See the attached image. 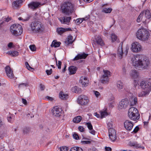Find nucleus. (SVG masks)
<instances>
[{"label": "nucleus", "instance_id": "nucleus-1", "mask_svg": "<svg viewBox=\"0 0 151 151\" xmlns=\"http://www.w3.org/2000/svg\"><path fill=\"white\" fill-rule=\"evenodd\" d=\"M131 61L133 66L139 69H147L150 63L149 59L142 55H136L132 58Z\"/></svg>", "mask_w": 151, "mask_h": 151}, {"label": "nucleus", "instance_id": "nucleus-2", "mask_svg": "<svg viewBox=\"0 0 151 151\" xmlns=\"http://www.w3.org/2000/svg\"><path fill=\"white\" fill-rule=\"evenodd\" d=\"M150 36L149 32L144 29H139L136 33L137 38L142 41H148Z\"/></svg>", "mask_w": 151, "mask_h": 151}, {"label": "nucleus", "instance_id": "nucleus-3", "mask_svg": "<svg viewBox=\"0 0 151 151\" xmlns=\"http://www.w3.org/2000/svg\"><path fill=\"white\" fill-rule=\"evenodd\" d=\"M140 86L144 91L142 93H139V96H144L145 95V93H148L151 90V83L147 81H142L140 83Z\"/></svg>", "mask_w": 151, "mask_h": 151}, {"label": "nucleus", "instance_id": "nucleus-4", "mask_svg": "<svg viewBox=\"0 0 151 151\" xmlns=\"http://www.w3.org/2000/svg\"><path fill=\"white\" fill-rule=\"evenodd\" d=\"M31 30L34 32L41 33L44 30V27L43 24L40 22H32L30 25Z\"/></svg>", "mask_w": 151, "mask_h": 151}, {"label": "nucleus", "instance_id": "nucleus-5", "mask_svg": "<svg viewBox=\"0 0 151 151\" xmlns=\"http://www.w3.org/2000/svg\"><path fill=\"white\" fill-rule=\"evenodd\" d=\"M128 115L130 119L134 121L137 120L140 118V114L138 110L134 107H132L129 109Z\"/></svg>", "mask_w": 151, "mask_h": 151}, {"label": "nucleus", "instance_id": "nucleus-6", "mask_svg": "<svg viewBox=\"0 0 151 151\" xmlns=\"http://www.w3.org/2000/svg\"><path fill=\"white\" fill-rule=\"evenodd\" d=\"M151 15L150 11L146 10L142 11L139 16L137 19V21L139 22L142 21L143 22L147 23V19H149L151 17Z\"/></svg>", "mask_w": 151, "mask_h": 151}, {"label": "nucleus", "instance_id": "nucleus-7", "mask_svg": "<svg viewBox=\"0 0 151 151\" xmlns=\"http://www.w3.org/2000/svg\"><path fill=\"white\" fill-rule=\"evenodd\" d=\"M61 9L63 13L67 15H69L72 13L73 10V6L69 2L64 3L61 7Z\"/></svg>", "mask_w": 151, "mask_h": 151}, {"label": "nucleus", "instance_id": "nucleus-8", "mask_svg": "<svg viewBox=\"0 0 151 151\" xmlns=\"http://www.w3.org/2000/svg\"><path fill=\"white\" fill-rule=\"evenodd\" d=\"M10 30L12 34L17 36L20 35L22 32V26L19 24H14L10 27Z\"/></svg>", "mask_w": 151, "mask_h": 151}, {"label": "nucleus", "instance_id": "nucleus-9", "mask_svg": "<svg viewBox=\"0 0 151 151\" xmlns=\"http://www.w3.org/2000/svg\"><path fill=\"white\" fill-rule=\"evenodd\" d=\"M89 101L88 97L84 95H80L77 99L78 104L81 106H86L88 104Z\"/></svg>", "mask_w": 151, "mask_h": 151}, {"label": "nucleus", "instance_id": "nucleus-10", "mask_svg": "<svg viewBox=\"0 0 151 151\" xmlns=\"http://www.w3.org/2000/svg\"><path fill=\"white\" fill-rule=\"evenodd\" d=\"M131 49L133 52L138 53L142 50V46L139 42H135L132 44Z\"/></svg>", "mask_w": 151, "mask_h": 151}, {"label": "nucleus", "instance_id": "nucleus-11", "mask_svg": "<svg viewBox=\"0 0 151 151\" xmlns=\"http://www.w3.org/2000/svg\"><path fill=\"white\" fill-rule=\"evenodd\" d=\"M129 104L128 100L127 99H122L120 102L118 107L119 109H123L126 108Z\"/></svg>", "mask_w": 151, "mask_h": 151}, {"label": "nucleus", "instance_id": "nucleus-12", "mask_svg": "<svg viewBox=\"0 0 151 151\" xmlns=\"http://www.w3.org/2000/svg\"><path fill=\"white\" fill-rule=\"evenodd\" d=\"M62 109L58 106H55L52 111L54 116L57 117L60 116L62 114Z\"/></svg>", "mask_w": 151, "mask_h": 151}, {"label": "nucleus", "instance_id": "nucleus-13", "mask_svg": "<svg viewBox=\"0 0 151 151\" xmlns=\"http://www.w3.org/2000/svg\"><path fill=\"white\" fill-rule=\"evenodd\" d=\"M109 139L112 142H114L116 139V131L114 129L109 130Z\"/></svg>", "mask_w": 151, "mask_h": 151}, {"label": "nucleus", "instance_id": "nucleus-14", "mask_svg": "<svg viewBox=\"0 0 151 151\" xmlns=\"http://www.w3.org/2000/svg\"><path fill=\"white\" fill-rule=\"evenodd\" d=\"M124 127L125 128L128 130L130 131L133 126V123L129 120H126L124 122Z\"/></svg>", "mask_w": 151, "mask_h": 151}, {"label": "nucleus", "instance_id": "nucleus-15", "mask_svg": "<svg viewBox=\"0 0 151 151\" xmlns=\"http://www.w3.org/2000/svg\"><path fill=\"white\" fill-rule=\"evenodd\" d=\"M79 82L82 84L83 87H86L88 85L89 80L87 78L83 76L80 78Z\"/></svg>", "mask_w": 151, "mask_h": 151}, {"label": "nucleus", "instance_id": "nucleus-16", "mask_svg": "<svg viewBox=\"0 0 151 151\" xmlns=\"http://www.w3.org/2000/svg\"><path fill=\"white\" fill-rule=\"evenodd\" d=\"M71 19V17H64L60 18L59 19L61 23L69 25Z\"/></svg>", "mask_w": 151, "mask_h": 151}, {"label": "nucleus", "instance_id": "nucleus-17", "mask_svg": "<svg viewBox=\"0 0 151 151\" xmlns=\"http://www.w3.org/2000/svg\"><path fill=\"white\" fill-rule=\"evenodd\" d=\"M5 70L7 76L10 78H13L14 75L13 71L8 66H6L5 68Z\"/></svg>", "mask_w": 151, "mask_h": 151}, {"label": "nucleus", "instance_id": "nucleus-18", "mask_svg": "<svg viewBox=\"0 0 151 151\" xmlns=\"http://www.w3.org/2000/svg\"><path fill=\"white\" fill-rule=\"evenodd\" d=\"M41 5L40 3L37 2H32L28 5L29 7L33 10L36 9Z\"/></svg>", "mask_w": 151, "mask_h": 151}, {"label": "nucleus", "instance_id": "nucleus-19", "mask_svg": "<svg viewBox=\"0 0 151 151\" xmlns=\"http://www.w3.org/2000/svg\"><path fill=\"white\" fill-rule=\"evenodd\" d=\"M129 75L132 78L134 79L138 78L139 76V73L135 70H132L130 73Z\"/></svg>", "mask_w": 151, "mask_h": 151}, {"label": "nucleus", "instance_id": "nucleus-20", "mask_svg": "<svg viewBox=\"0 0 151 151\" xmlns=\"http://www.w3.org/2000/svg\"><path fill=\"white\" fill-rule=\"evenodd\" d=\"M88 55L83 52L82 53L78 54L74 58V60H76L82 59H85Z\"/></svg>", "mask_w": 151, "mask_h": 151}, {"label": "nucleus", "instance_id": "nucleus-21", "mask_svg": "<svg viewBox=\"0 0 151 151\" xmlns=\"http://www.w3.org/2000/svg\"><path fill=\"white\" fill-rule=\"evenodd\" d=\"M123 54L122 44H120L117 50V55L119 58L122 59V58Z\"/></svg>", "mask_w": 151, "mask_h": 151}, {"label": "nucleus", "instance_id": "nucleus-22", "mask_svg": "<svg viewBox=\"0 0 151 151\" xmlns=\"http://www.w3.org/2000/svg\"><path fill=\"white\" fill-rule=\"evenodd\" d=\"M96 41L97 43L101 46H104V43L101 38L99 35L96 36L95 37Z\"/></svg>", "mask_w": 151, "mask_h": 151}, {"label": "nucleus", "instance_id": "nucleus-23", "mask_svg": "<svg viewBox=\"0 0 151 151\" xmlns=\"http://www.w3.org/2000/svg\"><path fill=\"white\" fill-rule=\"evenodd\" d=\"M72 30L70 28H64L62 27L58 28L57 29V32L59 35H61L65 32Z\"/></svg>", "mask_w": 151, "mask_h": 151}, {"label": "nucleus", "instance_id": "nucleus-24", "mask_svg": "<svg viewBox=\"0 0 151 151\" xmlns=\"http://www.w3.org/2000/svg\"><path fill=\"white\" fill-rule=\"evenodd\" d=\"M116 86L118 91L121 92L124 88V85L122 82L120 81H117Z\"/></svg>", "mask_w": 151, "mask_h": 151}, {"label": "nucleus", "instance_id": "nucleus-25", "mask_svg": "<svg viewBox=\"0 0 151 151\" xmlns=\"http://www.w3.org/2000/svg\"><path fill=\"white\" fill-rule=\"evenodd\" d=\"M23 1L22 0H18L14 1L12 3V5L13 7H18L22 5Z\"/></svg>", "mask_w": 151, "mask_h": 151}, {"label": "nucleus", "instance_id": "nucleus-26", "mask_svg": "<svg viewBox=\"0 0 151 151\" xmlns=\"http://www.w3.org/2000/svg\"><path fill=\"white\" fill-rule=\"evenodd\" d=\"M77 70V68L74 66H71L69 67L68 70L69 71V74L73 75L75 74Z\"/></svg>", "mask_w": 151, "mask_h": 151}, {"label": "nucleus", "instance_id": "nucleus-27", "mask_svg": "<svg viewBox=\"0 0 151 151\" xmlns=\"http://www.w3.org/2000/svg\"><path fill=\"white\" fill-rule=\"evenodd\" d=\"M129 145L131 146L135 147L136 148H141L142 149H144L145 148L144 147H141L140 145L138 144L136 142H130L129 143Z\"/></svg>", "mask_w": 151, "mask_h": 151}, {"label": "nucleus", "instance_id": "nucleus-28", "mask_svg": "<svg viewBox=\"0 0 151 151\" xmlns=\"http://www.w3.org/2000/svg\"><path fill=\"white\" fill-rule=\"evenodd\" d=\"M73 37L71 36H69L68 38L65 41L66 45H68L70 44H72L73 42Z\"/></svg>", "mask_w": 151, "mask_h": 151}, {"label": "nucleus", "instance_id": "nucleus-29", "mask_svg": "<svg viewBox=\"0 0 151 151\" xmlns=\"http://www.w3.org/2000/svg\"><path fill=\"white\" fill-rule=\"evenodd\" d=\"M109 78L105 76H101L100 79L101 82L104 84H107L109 82Z\"/></svg>", "mask_w": 151, "mask_h": 151}, {"label": "nucleus", "instance_id": "nucleus-30", "mask_svg": "<svg viewBox=\"0 0 151 151\" xmlns=\"http://www.w3.org/2000/svg\"><path fill=\"white\" fill-rule=\"evenodd\" d=\"M130 105V106H133L135 105L137 102V100L136 98L132 97L129 99Z\"/></svg>", "mask_w": 151, "mask_h": 151}, {"label": "nucleus", "instance_id": "nucleus-31", "mask_svg": "<svg viewBox=\"0 0 151 151\" xmlns=\"http://www.w3.org/2000/svg\"><path fill=\"white\" fill-rule=\"evenodd\" d=\"M60 98L63 100H66L68 98V96L67 94L61 91L60 93Z\"/></svg>", "mask_w": 151, "mask_h": 151}, {"label": "nucleus", "instance_id": "nucleus-32", "mask_svg": "<svg viewBox=\"0 0 151 151\" xmlns=\"http://www.w3.org/2000/svg\"><path fill=\"white\" fill-rule=\"evenodd\" d=\"M6 54L12 57H15L19 55V52L17 51L11 50L7 52Z\"/></svg>", "mask_w": 151, "mask_h": 151}, {"label": "nucleus", "instance_id": "nucleus-33", "mask_svg": "<svg viewBox=\"0 0 151 151\" xmlns=\"http://www.w3.org/2000/svg\"><path fill=\"white\" fill-rule=\"evenodd\" d=\"M107 124L109 130L111 129H114L113 128L114 126V124L111 120L108 121Z\"/></svg>", "mask_w": 151, "mask_h": 151}, {"label": "nucleus", "instance_id": "nucleus-34", "mask_svg": "<svg viewBox=\"0 0 151 151\" xmlns=\"http://www.w3.org/2000/svg\"><path fill=\"white\" fill-rule=\"evenodd\" d=\"M104 74L102 75V76H105L109 78L111 76V73L110 71L107 70H103Z\"/></svg>", "mask_w": 151, "mask_h": 151}, {"label": "nucleus", "instance_id": "nucleus-35", "mask_svg": "<svg viewBox=\"0 0 151 151\" xmlns=\"http://www.w3.org/2000/svg\"><path fill=\"white\" fill-rule=\"evenodd\" d=\"M61 43L59 42H57L56 40H53L51 45V47H59Z\"/></svg>", "mask_w": 151, "mask_h": 151}, {"label": "nucleus", "instance_id": "nucleus-36", "mask_svg": "<svg viewBox=\"0 0 151 151\" xmlns=\"http://www.w3.org/2000/svg\"><path fill=\"white\" fill-rule=\"evenodd\" d=\"M29 18V16L27 14L26 15V17H24V16H23V18L20 17L18 19L19 20H22L23 22H25L28 21Z\"/></svg>", "mask_w": 151, "mask_h": 151}, {"label": "nucleus", "instance_id": "nucleus-37", "mask_svg": "<svg viewBox=\"0 0 151 151\" xmlns=\"http://www.w3.org/2000/svg\"><path fill=\"white\" fill-rule=\"evenodd\" d=\"M82 119V117L81 116H78L74 118L73 119V121L75 123H78L81 122Z\"/></svg>", "mask_w": 151, "mask_h": 151}, {"label": "nucleus", "instance_id": "nucleus-38", "mask_svg": "<svg viewBox=\"0 0 151 151\" xmlns=\"http://www.w3.org/2000/svg\"><path fill=\"white\" fill-rule=\"evenodd\" d=\"M70 151H83L82 149L79 147H72L70 150Z\"/></svg>", "mask_w": 151, "mask_h": 151}, {"label": "nucleus", "instance_id": "nucleus-39", "mask_svg": "<svg viewBox=\"0 0 151 151\" xmlns=\"http://www.w3.org/2000/svg\"><path fill=\"white\" fill-rule=\"evenodd\" d=\"M72 90L73 91L76 93H80L81 92V89L76 86L73 87L72 88Z\"/></svg>", "mask_w": 151, "mask_h": 151}, {"label": "nucleus", "instance_id": "nucleus-40", "mask_svg": "<svg viewBox=\"0 0 151 151\" xmlns=\"http://www.w3.org/2000/svg\"><path fill=\"white\" fill-rule=\"evenodd\" d=\"M100 114L101 118L105 117L108 115V113L106 110L103 111H101L100 112Z\"/></svg>", "mask_w": 151, "mask_h": 151}, {"label": "nucleus", "instance_id": "nucleus-41", "mask_svg": "<svg viewBox=\"0 0 151 151\" xmlns=\"http://www.w3.org/2000/svg\"><path fill=\"white\" fill-rule=\"evenodd\" d=\"M112 10V9L111 8H104L102 12L106 13H110Z\"/></svg>", "mask_w": 151, "mask_h": 151}, {"label": "nucleus", "instance_id": "nucleus-42", "mask_svg": "<svg viewBox=\"0 0 151 151\" xmlns=\"http://www.w3.org/2000/svg\"><path fill=\"white\" fill-rule=\"evenodd\" d=\"M27 83H22L19 85L18 87L19 88L22 89L26 88L27 86Z\"/></svg>", "mask_w": 151, "mask_h": 151}, {"label": "nucleus", "instance_id": "nucleus-43", "mask_svg": "<svg viewBox=\"0 0 151 151\" xmlns=\"http://www.w3.org/2000/svg\"><path fill=\"white\" fill-rule=\"evenodd\" d=\"M25 65L27 68L28 70H34L33 68L30 66L28 62H26L25 63Z\"/></svg>", "mask_w": 151, "mask_h": 151}, {"label": "nucleus", "instance_id": "nucleus-44", "mask_svg": "<svg viewBox=\"0 0 151 151\" xmlns=\"http://www.w3.org/2000/svg\"><path fill=\"white\" fill-rule=\"evenodd\" d=\"M30 49L32 51H35L36 50V47L34 45H31L29 46Z\"/></svg>", "mask_w": 151, "mask_h": 151}, {"label": "nucleus", "instance_id": "nucleus-45", "mask_svg": "<svg viewBox=\"0 0 151 151\" xmlns=\"http://www.w3.org/2000/svg\"><path fill=\"white\" fill-rule=\"evenodd\" d=\"M111 38L113 42L115 41L117 39L116 36L114 34H112L111 35Z\"/></svg>", "mask_w": 151, "mask_h": 151}, {"label": "nucleus", "instance_id": "nucleus-46", "mask_svg": "<svg viewBox=\"0 0 151 151\" xmlns=\"http://www.w3.org/2000/svg\"><path fill=\"white\" fill-rule=\"evenodd\" d=\"M86 125L87 126V127L89 130L92 129H93V126L91 123L87 122L86 123Z\"/></svg>", "mask_w": 151, "mask_h": 151}, {"label": "nucleus", "instance_id": "nucleus-47", "mask_svg": "<svg viewBox=\"0 0 151 151\" xmlns=\"http://www.w3.org/2000/svg\"><path fill=\"white\" fill-rule=\"evenodd\" d=\"M61 64L62 62L61 61H58V63H57V61H56V65L59 69H60L61 68Z\"/></svg>", "mask_w": 151, "mask_h": 151}, {"label": "nucleus", "instance_id": "nucleus-48", "mask_svg": "<svg viewBox=\"0 0 151 151\" xmlns=\"http://www.w3.org/2000/svg\"><path fill=\"white\" fill-rule=\"evenodd\" d=\"M61 151H68V148L66 146H62L60 147Z\"/></svg>", "mask_w": 151, "mask_h": 151}, {"label": "nucleus", "instance_id": "nucleus-49", "mask_svg": "<svg viewBox=\"0 0 151 151\" xmlns=\"http://www.w3.org/2000/svg\"><path fill=\"white\" fill-rule=\"evenodd\" d=\"M91 141L88 140L84 141L82 140L81 141V142L84 144H89L91 143Z\"/></svg>", "mask_w": 151, "mask_h": 151}, {"label": "nucleus", "instance_id": "nucleus-50", "mask_svg": "<svg viewBox=\"0 0 151 151\" xmlns=\"http://www.w3.org/2000/svg\"><path fill=\"white\" fill-rule=\"evenodd\" d=\"M29 130L28 128L26 127L25 128L23 129V132L24 133H27L29 132Z\"/></svg>", "mask_w": 151, "mask_h": 151}, {"label": "nucleus", "instance_id": "nucleus-51", "mask_svg": "<svg viewBox=\"0 0 151 151\" xmlns=\"http://www.w3.org/2000/svg\"><path fill=\"white\" fill-rule=\"evenodd\" d=\"M73 138L76 139L78 140L79 139V137L78 135L76 133H74L73 134Z\"/></svg>", "mask_w": 151, "mask_h": 151}, {"label": "nucleus", "instance_id": "nucleus-52", "mask_svg": "<svg viewBox=\"0 0 151 151\" xmlns=\"http://www.w3.org/2000/svg\"><path fill=\"white\" fill-rule=\"evenodd\" d=\"M46 72L47 75H50L52 73V70L51 69L50 70H46Z\"/></svg>", "mask_w": 151, "mask_h": 151}, {"label": "nucleus", "instance_id": "nucleus-53", "mask_svg": "<svg viewBox=\"0 0 151 151\" xmlns=\"http://www.w3.org/2000/svg\"><path fill=\"white\" fill-rule=\"evenodd\" d=\"M78 129L81 132H83L84 131V128L82 126H79L78 127Z\"/></svg>", "mask_w": 151, "mask_h": 151}, {"label": "nucleus", "instance_id": "nucleus-54", "mask_svg": "<svg viewBox=\"0 0 151 151\" xmlns=\"http://www.w3.org/2000/svg\"><path fill=\"white\" fill-rule=\"evenodd\" d=\"M89 130V132L91 134L93 135H95L96 132L93 129H90Z\"/></svg>", "mask_w": 151, "mask_h": 151}, {"label": "nucleus", "instance_id": "nucleus-55", "mask_svg": "<svg viewBox=\"0 0 151 151\" xmlns=\"http://www.w3.org/2000/svg\"><path fill=\"white\" fill-rule=\"evenodd\" d=\"M46 99L50 101H52L54 100V99L52 97H50L48 96H47L46 97Z\"/></svg>", "mask_w": 151, "mask_h": 151}, {"label": "nucleus", "instance_id": "nucleus-56", "mask_svg": "<svg viewBox=\"0 0 151 151\" xmlns=\"http://www.w3.org/2000/svg\"><path fill=\"white\" fill-rule=\"evenodd\" d=\"M7 120L9 122H12V115H10L9 116L7 117Z\"/></svg>", "mask_w": 151, "mask_h": 151}, {"label": "nucleus", "instance_id": "nucleus-57", "mask_svg": "<svg viewBox=\"0 0 151 151\" xmlns=\"http://www.w3.org/2000/svg\"><path fill=\"white\" fill-rule=\"evenodd\" d=\"M139 130V128L138 126H136L133 130V132L136 133L138 132Z\"/></svg>", "mask_w": 151, "mask_h": 151}, {"label": "nucleus", "instance_id": "nucleus-58", "mask_svg": "<svg viewBox=\"0 0 151 151\" xmlns=\"http://www.w3.org/2000/svg\"><path fill=\"white\" fill-rule=\"evenodd\" d=\"M8 47L9 48H11L13 47V43L12 42H10L9 43L8 45Z\"/></svg>", "mask_w": 151, "mask_h": 151}, {"label": "nucleus", "instance_id": "nucleus-59", "mask_svg": "<svg viewBox=\"0 0 151 151\" xmlns=\"http://www.w3.org/2000/svg\"><path fill=\"white\" fill-rule=\"evenodd\" d=\"M88 151H97V150L96 148H90L88 149Z\"/></svg>", "mask_w": 151, "mask_h": 151}, {"label": "nucleus", "instance_id": "nucleus-60", "mask_svg": "<svg viewBox=\"0 0 151 151\" xmlns=\"http://www.w3.org/2000/svg\"><path fill=\"white\" fill-rule=\"evenodd\" d=\"M40 89L42 91L44 90L45 89V86L42 84H40Z\"/></svg>", "mask_w": 151, "mask_h": 151}, {"label": "nucleus", "instance_id": "nucleus-61", "mask_svg": "<svg viewBox=\"0 0 151 151\" xmlns=\"http://www.w3.org/2000/svg\"><path fill=\"white\" fill-rule=\"evenodd\" d=\"M94 94L97 97H98L100 95V93L99 92L96 91H94Z\"/></svg>", "mask_w": 151, "mask_h": 151}, {"label": "nucleus", "instance_id": "nucleus-62", "mask_svg": "<svg viewBox=\"0 0 151 151\" xmlns=\"http://www.w3.org/2000/svg\"><path fill=\"white\" fill-rule=\"evenodd\" d=\"M22 103L24 105H26L27 104V101L25 99H22Z\"/></svg>", "mask_w": 151, "mask_h": 151}, {"label": "nucleus", "instance_id": "nucleus-63", "mask_svg": "<svg viewBox=\"0 0 151 151\" xmlns=\"http://www.w3.org/2000/svg\"><path fill=\"white\" fill-rule=\"evenodd\" d=\"M105 149L106 151H111V148L109 147H105Z\"/></svg>", "mask_w": 151, "mask_h": 151}, {"label": "nucleus", "instance_id": "nucleus-64", "mask_svg": "<svg viewBox=\"0 0 151 151\" xmlns=\"http://www.w3.org/2000/svg\"><path fill=\"white\" fill-rule=\"evenodd\" d=\"M89 18V16L88 15L87 16H86L85 17L83 18V21H86Z\"/></svg>", "mask_w": 151, "mask_h": 151}]
</instances>
